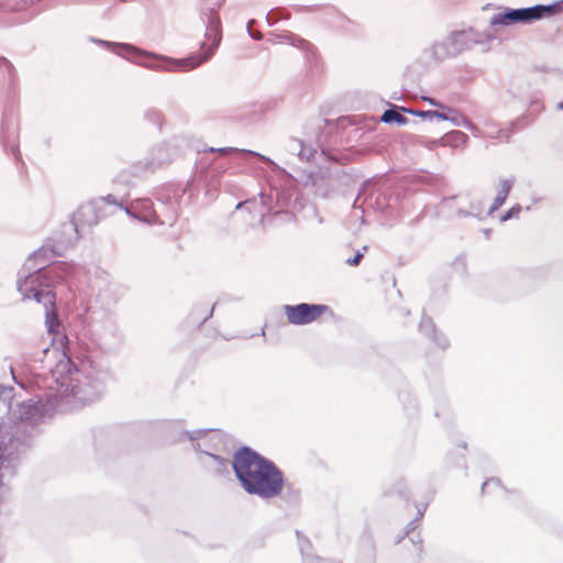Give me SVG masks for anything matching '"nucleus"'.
I'll return each mask as SVG.
<instances>
[{"mask_svg": "<svg viewBox=\"0 0 563 563\" xmlns=\"http://www.w3.org/2000/svg\"><path fill=\"white\" fill-rule=\"evenodd\" d=\"M426 101H428L430 104L434 106V107H438L440 109H448V110H451L450 108H448L446 106L438 102L437 100L432 99V98H428V97H424L423 98Z\"/></svg>", "mask_w": 563, "mask_h": 563, "instance_id": "nucleus-33", "label": "nucleus"}, {"mask_svg": "<svg viewBox=\"0 0 563 563\" xmlns=\"http://www.w3.org/2000/svg\"><path fill=\"white\" fill-rule=\"evenodd\" d=\"M328 310L325 305H286L285 314L291 324H308L317 320L324 311Z\"/></svg>", "mask_w": 563, "mask_h": 563, "instance_id": "nucleus-8", "label": "nucleus"}, {"mask_svg": "<svg viewBox=\"0 0 563 563\" xmlns=\"http://www.w3.org/2000/svg\"><path fill=\"white\" fill-rule=\"evenodd\" d=\"M556 109L558 110H563V100L558 103Z\"/></svg>", "mask_w": 563, "mask_h": 563, "instance_id": "nucleus-41", "label": "nucleus"}, {"mask_svg": "<svg viewBox=\"0 0 563 563\" xmlns=\"http://www.w3.org/2000/svg\"><path fill=\"white\" fill-rule=\"evenodd\" d=\"M515 125H516V123L512 122L510 124L509 129H507V130H497L496 126L493 123H487L485 125V130L483 132V135L486 136V137H490V139H500V140L508 141L510 135H511V133H514V131H515Z\"/></svg>", "mask_w": 563, "mask_h": 563, "instance_id": "nucleus-15", "label": "nucleus"}, {"mask_svg": "<svg viewBox=\"0 0 563 563\" xmlns=\"http://www.w3.org/2000/svg\"><path fill=\"white\" fill-rule=\"evenodd\" d=\"M214 170L218 173V174H221V173H224L227 170V166H217L214 167Z\"/></svg>", "mask_w": 563, "mask_h": 563, "instance_id": "nucleus-39", "label": "nucleus"}, {"mask_svg": "<svg viewBox=\"0 0 563 563\" xmlns=\"http://www.w3.org/2000/svg\"><path fill=\"white\" fill-rule=\"evenodd\" d=\"M273 18H274L273 12H271V13H268L266 15V21H267L268 24H273L274 23Z\"/></svg>", "mask_w": 563, "mask_h": 563, "instance_id": "nucleus-40", "label": "nucleus"}, {"mask_svg": "<svg viewBox=\"0 0 563 563\" xmlns=\"http://www.w3.org/2000/svg\"><path fill=\"white\" fill-rule=\"evenodd\" d=\"M363 256H364L363 252H357L353 257H350L346 260V264L350 266H356L360 264Z\"/></svg>", "mask_w": 563, "mask_h": 563, "instance_id": "nucleus-30", "label": "nucleus"}, {"mask_svg": "<svg viewBox=\"0 0 563 563\" xmlns=\"http://www.w3.org/2000/svg\"><path fill=\"white\" fill-rule=\"evenodd\" d=\"M284 41L289 42L292 46L302 49L308 56L314 54V47L308 41L298 37L291 33L282 36Z\"/></svg>", "mask_w": 563, "mask_h": 563, "instance_id": "nucleus-18", "label": "nucleus"}, {"mask_svg": "<svg viewBox=\"0 0 563 563\" xmlns=\"http://www.w3.org/2000/svg\"><path fill=\"white\" fill-rule=\"evenodd\" d=\"M70 362H60L57 369L52 373L51 383L44 397L37 395L34 399L21 402H9L8 410L14 419L11 427V438L8 444L0 441V471L12 468L20 445L26 443L36 431V427L44 422L46 417L56 408L75 407L76 404L86 405L98 400L104 391L106 373L93 367L70 368ZM3 474L0 473V500L5 494L2 484Z\"/></svg>", "mask_w": 563, "mask_h": 563, "instance_id": "nucleus-2", "label": "nucleus"}, {"mask_svg": "<svg viewBox=\"0 0 563 563\" xmlns=\"http://www.w3.org/2000/svg\"><path fill=\"white\" fill-rule=\"evenodd\" d=\"M45 253V250H38L26 260L20 273L18 290L23 300L34 299L45 307V323L48 332L53 333L55 328L58 327L57 316L49 309L53 307L56 296L53 289L71 279L77 267L65 262L44 267L43 257Z\"/></svg>", "mask_w": 563, "mask_h": 563, "instance_id": "nucleus-3", "label": "nucleus"}, {"mask_svg": "<svg viewBox=\"0 0 563 563\" xmlns=\"http://www.w3.org/2000/svg\"><path fill=\"white\" fill-rule=\"evenodd\" d=\"M422 516H423V510H419L418 517L415 520L409 522V525H408L409 529H413L416 521L419 520Z\"/></svg>", "mask_w": 563, "mask_h": 563, "instance_id": "nucleus-35", "label": "nucleus"}, {"mask_svg": "<svg viewBox=\"0 0 563 563\" xmlns=\"http://www.w3.org/2000/svg\"><path fill=\"white\" fill-rule=\"evenodd\" d=\"M434 119L448 121L450 117L445 112L434 111Z\"/></svg>", "mask_w": 563, "mask_h": 563, "instance_id": "nucleus-34", "label": "nucleus"}, {"mask_svg": "<svg viewBox=\"0 0 563 563\" xmlns=\"http://www.w3.org/2000/svg\"><path fill=\"white\" fill-rule=\"evenodd\" d=\"M453 136L456 137L457 140H463V141H465L467 139V136L463 132H460V131L454 132Z\"/></svg>", "mask_w": 563, "mask_h": 563, "instance_id": "nucleus-36", "label": "nucleus"}, {"mask_svg": "<svg viewBox=\"0 0 563 563\" xmlns=\"http://www.w3.org/2000/svg\"><path fill=\"white\" fill-rule=\"evenodd\" d=\"M404 111H407V109H402ZM409 113H412L415 115H418L422 119H426V120H433L434 119V111L433 110H429V111H422V110H408Z\"/></svg>", "mask_w": 563, "mask_h": 563, "instance_id": "nucleus-28", "label": "nucleus"}, {"mask_svg": "<svg viewBox=\"0 0 563 563\" xmlns=\"http://www.w3.org/2000/svg\"><path fill=\"white\" fill-rule=\"evenodd\" d=\"M243 205H244V202H239V203L236 205V209H240Z\"/></svg>", "mask_w": 563, "mask_h": 563, "instance_id": "nucleus-44", "label": "nucleus"}, {"mask_svg": "<svg viewBox=\"0 0 563 563\" xmlns=\"http://www.w3.org/2000/svg\"><path fill=\"white\" fill-rule=\"evenodd\" d=\"M520 211L521 207L519 205H515L505 214L501 216L500 221L506 222L510 219L518 218Z\"/></svg>", "mask_w": 563, "mask_h": 563, "instance_id": "nucleus-27", "label": "nucleus"}, {"mask_svg": "<svg viewBox=\"0 0 563 563\" xmlns=\"http://www.w3.org/2000/svg\"><path fill=\"white\" fill-rule=\"evenodd\" d=\"M124 211L128 216L147 224L164 223L154 211L152 200L147 198L132 201L129 207H124Z\"/></svg>", "mask_w": 563, "mask_h": 563, "instance_id": "nucleus-9", "label": "nucleus"}, {"mask_svg": "<svg viewBox=\"0 0 563 563\" xmlns=\"http://www.w3.org/2000/svg\"><path fill=\"white\" fill-rule=\"evenodd\" d=\"M297 537H298V541H299L300 552H301L302 556L305 558V560H308L309 550L311 549L310 541L307 538L302 537L299 532H297Z\"/></svg>", "mask_w": 563, "mask_h": 563, "instance_id": "nucleus-23", "label": "nucleus"}, {"mask_svg": "<svg viewBox=\"0 0 563 563\" xmlns=\"http://www.w3.org/2000/svg\"><path fill=\"white\" fill-rule=\"evenodd\" d=\"M289 150L294 152L298 150V156L306 158L307 161L312 156V151H307L299 140H292L289 144Z\"/></svg>", "mask_w": 563, "mask_h": 563, "instance_id": "nucleus-21", "label": "nucleus"}, {"mask_svg": "<svg viewBox=\"0 0 563 563\" xmlns=\"http://www.w3.org/2000/svg\"><path fill=\"white\" fill-rule=\"evenodd\" d=\"M449 38L452 42L453 48L456 49V56L479 43V40L472 29L453 32L449 35Z\"/></svg>", "mask_w": 563, "mask_h": 563, "instance_id": "nucleus-11", "label": "nucleus"}, {"mask_svg": "<svg viewBox=\"0 0 563 563\" xmlns=\"http://www.w3.org/2000/svg\"><path fill=\"white\" fill-rule=\"evenodd\" d=\"M222 3V0H214L202 8L200 13V19L206 26V41L201 43L202 53L195 54L194 56L202 57L203 63L214 54L222 38L221 20L218 13Z\"/></svg>", "mask_w": 563, "mask_h": 563, "instance_id": "nucleus-7", "label": "nucleus"}, {"mask_svg": "<svg viewBox=\"0 0 563 563\" xmlns=\"http://www.w3.org/2000/svg\"><path fill=\"white\" fill-rule=\"evenodd\" d=\"M490 487L499 488L500 481L498 478H490V479L484 482L482 485V493L486 494Z\"/></svg>", "mask_w": 563, "mask_h": 563, "instance_id": "nucleus-29", "label": "nucleus"}, {"mask_svg": "<svg viewBox=\"0 0 563 563\" xmlns=\"http://www.w3.org/2000/svg\"><path fill=\"white\" fill-rule=\"evenodd\" d=\"M382 121L385 123H397L399 125H404L408 120L398 110L388 109L383 113Z\"/></svg>", "mask_w": 563, "mask_h": 563, "instance_id": "nucleus-19", "label": "nucleus"}, {"mask_svg": "<svg viewBox=\"0 0 563 563\" xmlns=\"http://www.w3.org/2000/svg\"><path fill=\"white\" fill-rule=\"evenodd\" d=\"M233 471L242 488L250 495L271 500L284 488L283 472L274 462L247 446L238 450L233 457Z\"/></svg>", "mask_w": 563, "mask_h": 563, "instance_id": "nucleus-4", "label": "nucleus"}, {"mask_svg": "<svg viewBox=\"0 0 563 563\" xmlns=\"http://www.w3.org/2000/svg\"><path fill=\"white\" fill-rule=\"evenodd\" d=\"M419 329H420V332L424 333L427 336H430L441 347H445L448 345V341L444 338H442L441 340H438V338L435 336V328L430 318L422 317L420 324H419Z\"/></svg>", "mask_w": 563, "mask_h": 563, "instance_id": "nucleus-16", "label": "nucleus"}, {"mask_svg": "<svg viewBox=\"0 0 563 563\" xmlns=\"http://www.w3.org/2000/svg\"><path fill=\"white\" fill-rule=\"evenodd\" d=\"M219 438H220L219 434L211 435V440H219Z\"/></svg>", "mask_w": 563, "mask_h": 563, "instance_id": "nucleus-43", "label": "nucleus"}, {"mask_svg": "<svg viewBox=\"0 0 563 563\" xmlns=\"http://www.w3.org/2000/svg\"><path fill=\"white\" fill-rule=\"evenodd\" d=\"M450 121L454 124V125H457V126H464L468 130H474L475 126L472 122H470L463 115H454V117H450Z\"/></svg>", "mask_w": 563, "mask_h": 563, "instance_id": "nucleus-25", "label": "nucleus"}, {"mask_svg": "<svg viewBox=\"0 0 563 563\" xmlns=\"http://www.w3.org/2000/svg\"><path fill=\"white\" fill-rule=\"evenodd\" d=\"M254 22H255L254 20L249 21V23H247V31H249V34L251 35V37H253L254 40L258 41V40L262 38V34L260 32H253L251 30V27H252Z\"/></svg>", "mask_w": 563, "mask_h": 563, "instance_id": "nucleus-32", "label": "nucleus"}, {"mask_svg": "<svg viewBox=\"0 0 563 563\" xmlns=\"http://www.w3.org/2000/svg\"><path fill=\"white\" fill-rule=\"evenodd\" d=\"M2 66H5L8 69H10V68H11V64H10V62H9V60H7V59H5V58H3V57H0V67H2Z\"/></svg>", "mask_w": 563, "mask_h": 563, "instance_id": "nucleus-37", "label": "nucleus"}, {"mask_svg": "<svg viewBox=\"0 0 563 563\" xmlns=\"http://www.w3.org/2000/svg\"><path fill=\"white\" fill-rule=\"evenodd\" d=\"M12 388L0 387V399L3 401L11 399Z\"/></svg>", "mask_w": 563, "mask_h": 563, "instance_id": "nucleus-31", "label": "nucleus"}, {"mask_svg": "<svg viewBox=\"0 0 563 563\" xmlns=\"http://www.w3.org/2000/svg\"><path fill=\"white\" fill-rule=\"evenodd\" d=\"M212 314V311L210 312L209 316L205 317L203 321L208 320V318Z\"/></svg>", "mask_w": 563, "mask_h": 563, "instance_id": "nucleus-45", "label": "nucleus"}, {"mask_svg": "<svg viewBox=\"0 0 563 563\" xmlns=\"http://www.w3.org/2000/svg\"><path fill=\"white\" fill-rule=\"evenodd\" d=\"M70 362H60L57 369L52 373L51 383L44 397L37 395L34 399L21 402H9L8 410L14 419L11 427V438L8 444L0 441V471L12 468L20 445L26 443L36 431V427L44 422L46 417L56 408L75 407L76 404L86 405L98 400L104 391L106 373L93 367L70 368ZM3 474L0 473V500L5 494L2 484Z\"/></svg>", "mask_w": 563, "mask_h": 563, "instance_id": "nucleus-1", "label": "nucleus"}, {"mask_svg": "<svg viewBox=\"0 0 563 563\" xmlns=\"http://www.w3.org/2000/svg\"><path fill=\"white\" fill-rule=\"evenodd\" d=\"M514 183H515V179L512 177L499 180L498 187H497V195L493 201V205L490 206V208L488 210L489 214L494 213L496 210H498L504 205V202L506 201V199L508 197L509 191L512 188Z\"/></svg>", "mask_w": 563, "mask_h": 563, "instance_id": "nucleus-13", "label": "nucleus"}, {"mask_svg": "<svg viewBox=\"0 0 563 563\" xmlns=\"http://www.w3.org/2000/svg\"><path fill=\"white\" fill-rule=\"evenodd\" d=\"M144 117L154 124H162L163 115L158 110L148 109L145 111Z\"/></svg>", "mask_w": 563, "mask_h": 563, "instance_id": "nucleus-24", "label": "nucleus"}, {"mask_svg": "<svg viewBox=\"0 0 563 563\" xmlns=\"http://www.w3.org/2000/svg\"><path fill=\"white\" fill-rule=\"evenodd\" d=\"M531 108L533 111H540L542 109V107L537 101L531 103Z\"/></svg>", "mask_w": 563, "mask_h": 563, "instance_id": "nucleus-38", "label": "nucleus"}, {"mask_svg": "<svg viewBox=\"0 0 563 563\" xmlns=\"http://www.w3.org/2000/svg\"><path fill=\"white\" fill-rule=\"evenodd\" d=\"M424 53L434 62H443L456 56V49L453 48L449 36L442 41L433 43V45Z\"/></svg>", "mask_w": 563, "mask_h": 563, "instance_id": "nucleus-12", "label": "nucleus"}, {"mask_svg": "<svg viewBox=\"0 0 563 563\" xmlns=\"http://www.w3.org/2000/svg\"><path fill=\"white\" fill-rule=\"evenodd\" d=\"M195 449L197 451H199L201 453H205L206 455L210 456L219 465V467H222V466L224 467V466L228 465V461L225 459H223V457H221V456H219L217 454H213V453H211V452H209V451H207L205 449H201L200 442H197L195 444Z\"/></svg>", "mask_w": 563, "mask_h": 563, "instance_id": "nucleus-22", "label": "nucleus"}, {"mask_svg": "<svg viewBox=\"0 0 563 563\" xmlns=\"http://www.w3.org/2000/svg\"><path fill=\"white\" fill-rule=\"evenodd\" d=\"M173 150L174 146L169 143L154 148L151 154L152 158L145 163L143 172H153L154 169L170 163L175 157Z\"/></svg>", "mask_w": 563, "mask_h": 563, "instance_id": "nucleus-10", "label": "nucleus"}, {"mask_svg": "<svg viewBox=\"0 0 563 563\" xmlns=\"http://www.w3.org/2000/svg\"><path fill=\"white\" fill-rule=\"evenodd\" d=\"M90 41L109 49H113L115 54L129 58L132 63L139 66L155 71H187L197 68L203 63V58L199 56H189L176 59L139 49L131 44L112 43L95 37H90Z\"/></svg>", "mask_w": 563, "mask_h": 563, "instance_id": "nucleus-5", "label": "nucleus"}, {"mask_svg": "<svg viewBox=\"0 0 563 563\" xmlns=\"http://www.w3.org/2000/svg\"><path fill=\"white\" fill-rule=\"evenodd\" d=\"M98 222L96 217V208L92 205H86L78 209L76 214L74 216L73 224L76 230L81 224L93 225Z\"/></svg>", "mask_w": 563, "mask_h": 563, "instance_id": "nucleus-14", "label": "nucleus"}, {"mask_svg": "<svg viewBox=\"0 0 563 563\" xmlns=\"http://www.w3.org/2000/svg\"><path fill=\"white\" fill-rule=\"evenodd\" d=\"M563 10V0L551 4H537L528 8L507 9L496 13L490 19V25H510L516 23H531L543 18L552 16Z\"/></svg>", "mask_w": 563, "mask_h": 563, "instance_id": "nucleus-6", "label": "nucleus"}, {"mask_svg": "<svg viewBox=\"0 0 563 563\" xmlns=\"http://www.w3.org/2000/svg\"><path fill=\"white\" fill-rule=\"evenodd\" d=\"M103 202H106L107 205H113V206H117L121 209H124L125 206V200L123 198L121 199H118L114 195H107V196H102L100 198Z\"/></svg>", "mask_w": 563, "mask_h": 563, "instance_id": "nucleus-26", "label": "nucleus"}, {"mask_svg": "<svg viewBox=\"0 0 563 563\" xmlns=\"http://www.w3.org/2000/svg\"><path fill=\"white\" fill-rule=\"evenodd\" d=\"M1 133L4 139V142H10L14 140L16 135V120L11 115H5L2 120L1 124Z\"/></svg>", "mask_w": 563, "mask_h": 563, "instance_id": "nucleus-17", "label": "nucleus"}, {"mask_svg": "<svg viewBox=\"0 0 563 563\" xmlns=\"http://www.w3.org/2000/svg\"><path fill=\"white\" fill-rule=\"evenodd\" d=\"M233 152H242V153H245V154H250V155H253V156H256L258 158H261L263 162H266V163H269L272 164V159L257 153V152H254V151H250V150H239L236 147H219L217 148V153L221 154V155H227V154H230V153H233Z\"/></svg>", "mask_w": 563, "mask_h": 563, "instance_id": "nucleus-20", "label": "nucleus"}, {"mask_svg": "<svg viewBox=\"0 0 563 563\" xmlns=\"http://www.w3.org/2000/svg\"><path fill=\"white\" fill-rule=\"evenodd\" d=\"M208 151L211 152V153H217V148L216 147H209Z\"/></svg>", "mask_w": 563, "mask_h": 563, "instance_id": "nucleus-42", "label": "nucleus"}]
</instances>
